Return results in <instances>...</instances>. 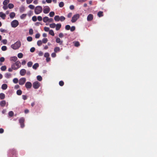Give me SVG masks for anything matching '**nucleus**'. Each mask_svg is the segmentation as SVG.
Masks as SVG:
<instances>
[{
	"label": "nucleus",
	"instance_id": "21",
	"mask_svg": "<svg viewBox=\"0 0 157 157\" xmlns=\"http://www.w3.org/2000/svg\"><path fill=\"white\" fill-rule=\"evenodd\" d=\"M39 64L37 63H36L33 65V69L36 70L37 68L39 67Z\"/></svg>",
	"mask_w": 157,
	"mask_h": 157
},
{
	"label": "nucleus",
	"instance_id": "42",
	"mask_svg": "<svg viewBox=\"0 0 157 157\" xmlns=\"http://www.w3.org/2000/svg\"><path fill=\"white\" fill-rule=\"evenodd\" d=\"M55 15V13L54 12L52 11L49 14V15L50 17H53Z\"/></svg>",
	"mask_w": 157,
	"mask_h": 157
},
{
	"label": "nucleus",
	"instance_id": "58",
	"mask_svg": "<svg viewBox=\"0 0 157 157\" xmlns=\"http://www.w3.org/2000/svg\"><path fill=\"white\" fill-rule=\"evenodd\" d=\"M37 19L39 21H41L42 20V17L40 16H38L37 17Z\"/></svg>",
	"mask_w": 157,
	"mask_h": 157
},
{
	"label": "nucleus",
	"instance_id": "49",
	"mask_svg": "<svg viewBox=\"0 0 157 157\" xmlns=\"http://www.w3.org/2000/svg\"><path fill=\"white\" fill-rule=\"evenodd\" d=\"M2 51H5L7 50V47L5 46H2L1 48Z\"/></svg>",
	"mask_w": 157,
	"mask_h": 157
},
{
	"label": "nucleus",
	"instance_id": "33",
	"mask_svg": "<svg viewBox=\"0 0 157 157\" xmlns=\"http://www.w3.org/2000/svg\"><path fill=\"white\" fill-rule=\"evenodd\" d=\"M22 92L21 90H18L17 91V94L18 95H20L21 94Z\"/></svg>",
	"mask_w": 157,
	"mask_h": 157
},
{
	"label": "nucleus",
	"instance_id": "43",
	"mask_svg": "<svg viewBox=\"0 0 157 157\" xmlns=\"http://www.w3.org/2000/svg\"><path fill=\"white\" fill-rule=\"evenodd\" d=\"M65 19V18L63 16H61L60 17V21H63Z\"/></svg>",
	"mask_w": 157,
	"mask_h": 157
},
{
	"label": "nucleus",
	"instance_id": "20",
	"mask_svg": "<svg viewBox=\"0 0 157 157\" xmlns=\"http://www.w3.org/2000/svg\"><path fill=\"white\" fill-rule=\"evenodd\" d=\"M10 153L11 154H12L13 155V156H15V157H16V152L14 150L12 151H11L10 152Z\"/></svg>",
	"mask_w": 157,
	"mask_h": 157
},
{
	"label": "nucleus",
	"instance_id": "34",
	"mask_svg": "<svg viewBox=\"0 0 157 157\" xmlns=\"http://www.w3.org/2000/svg\"><path fill=\"white\" fill-rule=\"evenodd\" d=\"M8 114L10 117H12L14 115V113L12 111H10L9 112Z\"/></svg>",
	"mask_w": 157,
	"mask_h": 157
},
{
	"label": "nucleus",
	"instance_id": "2",
	"mask_svg": "<svg viewBox=\"0 0 157 157\" xmlns=\"http://www.w3.org/2000/svg\"><path fill=\"white\" fill-rule=\"evenodd\" d=\"M21 44L20 41H17L14 44L11 45V47L13 49H17L21 46Z\"/></svg>",
	"mask_w": 157,
	"mask_h": 157
},
{
	"label": "nucleus",
	"instance_id": "30",
	"mask_svg": "<svg viewBox=\"0 0 157 157\" xmlns=\"http://www.w3.org/2000/svg\"><path fill=\"white\" fill-rule=\"evenodd\" d=\"M14 5L12 3H9L8 5V7L10 9H12L14 7Z\"/></svg>",
	"mask_w": 157,
	"mask_h": 157
},
{
	"label": "nucleus",
	"instance_id": "31",
	"mask_svg": "<svg viewBox=\"0 0 157 157\" xmlns=\"http://www.w3.org/2000/svg\"><path fill=\"white\" fill-rule=\"evenodd\" d=\"M49 33L52 36H54L55 35L54 31L52 30H50L49 31Z\"/></svg>",
	"mask_w": 157,
	"mask_h": 157
},
{
	"label": "nucleus",
	"instance_id": "22",
	"mask_svg": "<svg viewBox=\"0 0 157 157\" xmlns=\"http://www.w3.org/2000/svg\"><path fill=\"white\" fill-rule=\"evenodd\" d=\"M15 16V14L14 12H11L10 14V17L11 18H13Z\"/></svg>",
	"mask_w": 157,
	"mask_h": 157
},
{
	"label": "nucleus",
	"instance_id": "13",
	"mask_svg": "<svg viewBox=\"0 0 157 157\" xmlns=\"http://www.w3.org/2000/svg\"><path fill=\"white\" fill-rule=\"evenodd\" d=\"M6 104V101L5 100H2L0 102V105L1 107H4Z\"/></svg>",
	"mask_w": 157,
	"mask_h": 157
},
{
	"label": "nucleus",
	"instance_id": "15",
	"mask_svg": "<svg viewBox=\"0 0 157 157\" xmlns=\"http://www.w3.org/2000/svg\"><path fill=\"white\" fill-rule=\"evenodd\" d=\"M56 30L58 31L59 30L61 27V25L60 24H57L56 25Z\"/></svg>",
	"mask_w": 157,
	"mask_h": 157
},
{
	"label": "nucleus",
	"instance_id": "32",
	"mask_svg": "<svg viewBox=\"0 0 157 157\" xmlns=\"http://www.w3.org/2000/svg\"><path fill=\"white\" fill-rule=\"evenodd\" d=\"M6 69V66H2L1 67V71H5Z\"/></svg>",
	"mask_w": 157,
	"mask_h": 157
},
{
	"label": "nucleus",
	"instance_id": "51",
	"mask_svg": "<svg viewBox=\"0 0 157 157\" xmlns=\"http://www.w3.org/2000/svg\"><path fill=\"white\" fill-rule=\"evenodd\" d=\"M65 28L67 30H69L71 28V27L69 25H66Z\"/></svg>",
	"mask_w": 157,
	"mask_h": 157
},
{
	"label": "nucleus",
	"instance_id": "16",
	"mask_svg": "<svg viewBox=\"0 0 157 157\" xmlns=\"http://www.w3.org/2000/svg\"><path fill=\"white\" fill-rule=\"evenodd\" d=\"M6 17V15L2 12H0V17L3 19H5Z\"/></svg>",
	"mask_w": 157,
	"mask_h": 157
},
{
	"label": "nucleus",
	"instance_id": "61",
	"mask_svg": "<svg viewBox=\"0 0 157 157\" xmlns=\"http://www.w3.org/2000/svg\"><path fill=\"white\" fill-rule=\"evenodd\" d=\"M5 61V59L3 57H1L0 58V61L3 62Z\"/></svg>",
	"mask_w": 157,
	"mask_h": 157
},
{
	"label": "nucleus",
	"instance_id": "63",
	"mask_svg": "<svg viewBox=\"0 0 157 157\" xmlns=\"http://www.w3.org/2000/svg\"><path fill=\"white\" fill-rule=\"evenodd\" d=\"M2 42L4 44H6L7 43V41L5 39L2 40Z\"/></svg>",
	"mask_w": 157,
	"mask_h": 157
},
{
	"label": "nucleus",
	"instance_id": "19",
	"mask_svg": "<svg viewBox=\"0 0 157 157\" xmlns=\"http://www.w3.org/2000/svg\"><path fill=\"white\" fill-rule=\"evenodd\" d=\"M5 76L6 78H8L11 77V74L9 73H6L5 74Z\"/></svg>",
	"mask_w": 157,
	"mask_h": 157
},
{
	"label": "nucleus",
	"instance_id": "37",
	"mask_svg": "<svg viewBox=\"0 0 157 157\" xmlns=\"http://www.w3.org/2000/svg\"><path fill=\"white\" fill-rule=\"evenodd\" d=\"M49 26L50 28H54L56 26V24L55 23H52L50 24Z\"/></svg>",
	"mask_w": 157,
	"mask_h": 157
},
{
	"label": "nucleus",
	"instance_id": "17",
	"mask_svg": "<svg viewBox=\"0 0 157 157\" xmlns=\"http://www.w3.org/2000/svg\"><path fill=\"white\" fill-rule=\"evenodd\" d=\"M56 41L57 43H59L60 45L62 44L63 41H61L60 39L59 38H56Z\"/></svg>",
	"mask_w": 157,
	"mask_h": 157
},
{
	"label": "nucleus",
	"instance_id": "52",
	"mask_svg": "<svg viewBox=\"0 0 157 157\" xmlns=\"http://www.w3.org/2000/svg\"><path fill=\"white\" fill-rule=\"evenodd\" d=\"M49 54L48 52H46L44 54V56L46 58L49 57Z\"/></svg>",
	"mask_w": 157,
	"mask_h": 157
},
{
	"label": "nucleus",
	"instance_id": "29",
	"mask_svg": "<svg viewBox=\"0 0 157 157\" xmlns=\"http://www.w3.org/2000/svg\"><path fill=\"white\" fill-rule=\"evenodd\" d=\"M10 2V0H5L3 2V5H7V4L9 3Z\"/></svg>",
	"mask_w": 157,
	"mask_h": 157
},
{
	"label": "nucleus",
	"instance_id": "26",
	"mask_svg": "<svg viewBox=\"0 0 157 157\" xmlns=\"http://www.w3.org/2000/svg\"><path fill=\"white\" fill-rule=\"evenodd\" d=\"M48 17L46 16L43 17V21L45 22L46 23L48 21Z\"/></svg>",
	"mask_w": 157,
	"mask_h": 157
},
{
	"label": "nucleus",
	"instance_id": "47",
	"mask_svg": "<svg viewBox=\"0 0 157 157\" xmlns=\"http://www.w3.org/2000/svg\"><path fill=\"white\" fill-rule=\"evenodd\" d=\"M64 5V3L63 2H61L59 4V6L60 7H62Z\"/></svg>",
	"mask_w": 157,
	"mask_h": 157
},
{
	"label": "nucleus",
	"instance_id": "36",
	"mask_svg": "<svg viewBox=\"0 0 157 157\" xmlns=\"http://www.w3.org/2000/svg\"><path fill=\"white\" fill-rule=\"evenodd\" d=\"M48 41V40L47 38H44L42 39V42L43 43L45 44Z\"/></svg>",
	"mask_w": 157,
	"mask_h": 157
},
{
	"label": "nucleus",
	"instance_id": "3",
	"mask_svg": "<svg viewBox=\"0 0 157 157\" xmlns=\"http://www.w3.org/2000/svg\"><path fill=\"white\" fill-rule=\"evenodd\" d=\"M42 11V8L40 6H36L35 8L34 12L36 14L40 13Z\"/></svg>",
	"mask_w": 157,
	"mask_h": 157
},
{
	"label": "nucleus",
	"instance_id": "45",
	"mask_svg": "<svg viewBox=\"0 0 157 157\" xmlns=\"http://www.w3.org/2000/svg\"><path fill=\"white\" fill-rule=\"evenodd\" d=\"M27 15L26 14H23L22 15H21L20 16V18L21 19H23L25 18Z\"/></svg>",
	"mask_w": 157,
	"mask_h": 157
},
{
	"label": "nucleus",
	"instance_id": "53",
	"mask_svg": "<svg viewBox=\"0 0 157 157\" xmlns=\"http://www.w3.org/2000/svg\"><path fill=\"white\" fill-rule=\"evenodd\" d=\"M64 84L63 82L62 81H61L59 82V84L61 86H63Z\"/></svg>",
	"mask_w": 157,
	"mask_h": 157
},
{
	"label": "nucleus",
	"instance_id": "27",
	"mask_svg": "<svg viewBox=\"0 0 157 157\" xmlns=\"http://www.w3.org/2000/svg\"><path fill=\"white\" fill-rule=\"evenodd\" d=\"M97 15L99 17L103 16V12L102 11H100L98 12Z\"/></svg>",
	"mask_w": 157,
	"mask_h": 157
},
{
	"label": "nucleus",
	"instance_id": "62",
	"mask_svg": "<svg viewBox=\"0 0 157 157\" xmlns=\"http://www.w3.org/2000/svg\"><path fill=\"white\" fill-rule=\"evenodd\" d=\"M8 8V7L6 5H4L3 7V8L4 10H6Z\"/></svg>",
	"mask_w": 157,
	"mask_h": 157
},
{
	"label": "nucleus",
	"instance_id": "5",
	"mask_svg": "<svg viewBox=\"0 0 157 157\" xmlns=\"http://www.w3.org/2000/svg\"><path fill=\"white\" fill-rule=\"evenodd\" d=\"M19 25L18 21L17 20H14L11 22V25L12 27L16 28Z\"/></svg>",
	"mask_w": 157,
	"mask_h": 157
},
{
	"label": "nucleus",
	"instance_id": "35",
	"mask_svg": "<svg viewBox=\"0 0 157 157\" xmlns=\"http://www.w3.org/2000/svg\"><path fill=\"white\" fill-rule=\"evenodd\" d=\"M33 63L31 61L27 63V66L29 67H31L33 65Z\"/></svg>",
	"mask_w": 157,
	"mask_h": 157
},
{
	"label": "nucleus",
	"instance_id": "50",
	"mask_svg": "<svg viewBox=\"0 0 157 157\" xmlns=\"http://www.w3.org/2000/svg\"><path fill=\"white\" fill-rule=\"evenodd\" d=\"M29 34L30 35H32L33 34V30L32 29H30L29 30Z\"/></svg>",
	"mask_w": 157,
	"mask_h": 157
},
{
	"label": "nucleus",
	"instance_id": "59",
	"mask_svg": "<svg viewBox=\"0 0 157 157\" xmlns=\"http://www.w3.org/2000/svg\"><path fill=\"white\" fill-rule=\"evenodd\" d=\"M35 48L34 47H32L30 49V51L31 52H33L35 51Z\"/></svg>",
	"mask_w": 157,
	"mask_h": 157
},
{
	"label": "nucleus",
	"instance_id": "28",
	"mask_svg": "<svg viewBox=\"0 0 157 157\" xmlns=\"http://www.w3.org/2000/svg\"><path fill=\"white\" fill-rule=\"evenodd\" d=\"M60 50V49L59 47H56L54 49V52L56 53L59 52Z\"/></svg>",
	"mask_w": 157,
	"mask_h": 157
},
{
	"label": "nucleus",
	"instance_id": "8",
	"mask_svg": "<svg viewBox=\"0 0 157 157\" xmlns=\"http://www.w3.org/2000/svg\"><path fill=\"white\" fill-rule=\"evenodd\" d=\"M50 9L48 6H44L43 9V12L44 13H48L50 11Z\"/></svg>",
	"mask_w": 157,
	"mask_h": 157
},
{
	"label": "nucleus",
	"instance_id": "12",
	"mask_svg": "<svg viewBox=\"0 0 157 157\" xmlns=\"http://www.w3.org/2000/svg\"><path fill=\"white\" fill-rule=\"evenodd\" d=\"M93 16L92 14H89L87 17L88 21H91L93 19Z\"/></svg>",
	"mask_w": 157,
	"mask_h": 157
},
{
	"label": "nucleus",
	"instance_id": "1",
	"mask_svg": "<svg viewBox=\"0 0 157 157\" xmlns=\"http://www.w3.org/2000/svg\"><path fill=\"white\" fill-rule=\"evenodd\" d=\"M21 66V63L19 61H17L11 65V67L14 70H17Z\"/></svg>",
	"mask_w": 157,
	"mask_h": 157
},
{
	"label": "nucleus",
	"instance_id": "7",
	"mask_svg": "<svg viewBox=\"0 0 157 157\" xmlns=\"http://www.w3.org/2000/svg\"><path fill=\"white\" fill-rule=\"evenodd\" d=\"M40 85V83L37 81L33 83V87L35 89H38Z\"/></svg>",
	"mask_w": 157,
	"mask_h": 157
},
{
	"label": "nucleus",
	"instance_id": "9",
	"mask_svg": "<svg viewBox=\"0 0 157 157\" xmlns=\"http://www.w3.org/2000/svg\"><path fill=\"white\" fill-rule=\"evenodd\" d=\"M26 81V79L25 78H21L19 80V84L21 85H22L25 84Z\"/></svg>",
	"mask_w": 157,
	"mask_h": 157
},
{
	"label": "nucleus",
	"instance_id": "6",
	"mask_svg": "<svg viewBox=\"0 0 157 157\" xmlns=\"http://www.w3.org/2000/svg\"><path fill=\"white\" fill-rule=\"evenodd\" d=\"M24 122L25 119L24 117H21L19 119V123L20 124L21 127L22 128L25 126Z\"/></svg>",
	"mask_w": 157,
	"mask_h": 157
},
{
	"label": "nucleus",
	"instance_id": "39",
	"mask_svg": "<svg viewBox=\"0 0 157 157\" xmlns=\"http://www.w3.org/2000/svg\"><path fill=\"white\" fill-rule=\"evenodd\" d=\"M42 42L41 40H39L37 42V44L39 46H41L42 45Z\"/></svg>",
	"mask_w": 157,
	"mask_h": 157
},
{
	"label": "nucleus",
	"instance_id": "23",
	"mask_svg": "<svg viewBox=\"0 0 157 157\" xmlns=\"http://www.w3.org/2000/svg\"><path fill=\"white\" fill-rule=\"evenodd\" d=\"M5 95L3 93L0 94V99L1 100H2L4 99L5 98Z\"/></svg>",
	"mask_w": 157,
	"mask_h": 157
},
{
	"label": "nucleus",
	"instance_id": "4",
	"mask_svg": "<svg viewBox=\"0 0 157 157\" xmlns=\"http://www.w3.org/2000/svg\"><path fill=\"white\" fill-rule=\"evenodd\" d=\"M80 17V15L79 14H76L74 15L72 17V19L71 20L72 23L75 22Z\"/></svg>",
	"mask_w": 157,
	"mask_h": 157
},
{
	"label": "nucleus",
	"instance_id": "24",
	"mask_svg": "<svg viewBox=\"0 0 157 157\" xmlns=\"http://www.w3.org/2000/svg\"><path fill=\"white\" fill-rule=\"evenodd\" d=\"M54 20L56 21H60V17L58 15L55 16L54 17Z\"/></svg>",
	"mask_w": 157,
	"mask_h": 157
},
{
	"label": "nucleus",
	"instance_id": "18",
	"mask_svg": "<svg viewBox=\"0 0 157 157\" xmlns=\"http://www.w3.org/2000/svg\"><path fill=\"white\" fill-rule=\"evenodd\" d=\"M7 85L6 84H4L2 86V89L3 90H6L7 88Z\"/></svg>",
	"mask_w": 157,
	"mask_h": 157
},
{
	"label": "nucleus",
	"instance_id": "57",
	"mask_svg": "<svg viewBox=\"0 0 157 157\" xmlns=\"http://www.w3.org/2000/svg\"><path fill=\"white\" fill-rule=\"evenodd\" d=\"M33 0H26V3L28 4H29L33 2Z\"/></svg>",
	"mask_w": 157,
	"mask_h": 157
},
{
	"label": "nucleus",
	"instance_id": "46",
	"mask_svg": "<svg viewBox=\"0 0 157 157\" xmlns=\"http://www.w3.org/2000/svg\"><path fill=\"white\" fill-rule=\"evenodd\" d=\"M18 79L17 78H15L13 79V82L14 83H17L18 82Z\"/></svg>",
	"mask_w": 157,
	"mask_h": 157
},
{
	"label": "nucleus",
	"instance_id": "55",
	"mask_svg": "<svg viewBox=\"0 0 157 157\" xmlns=\"http://www.w3.org/2000/svg\"><path fill=\"white\" fill-rule=\"evenodd\" d=\"M75 26H72L71 27V28H70V30L71 32H73L75 30Z\"/></svg>",
	"mask_w": 157,
	"mask_h": 157
},
{
	"label": "nucleus",
	"instance_id": "14",
	"mask_svg": "<svg viewBox=\"0 0 157 157\" xmlns=\"http://www.w3.org/2000/svg\"><path fill=\"white\" fill-rule=\"evenodd\" d=\"M17 59V58L16 56L11 57L10 58V60L11 61L16 62Z\"/></svg>",
	"mask_w": 157,
	"mask_h": 157
},
{
	"label": "nucleus",
	"instance_id": "40",
	"mask_svg": "<svg viewBox=\"0 0 157 157\" xmlns=\"http://www.w3.org/2000/svg\"><path fill=\"white\" fill-rule=\"evenodd\" d=\"M37 79L38 81H41L42 79V77L40 75L37 76Z\"/></svg>",
	"mask_w": 157,
	"mask_h": 157
},
{
	"label": "nucleus",
	"instance_id": "41",
	"mask_svg": "<svg viewBox=\"0 0 157 157\" xmlns=\"http://www.w3.org/2000/svg\"><path fill=\"white\" fill-rule=\"evenodd\" d=\"M29 8L31 10H33L35 8V6L33 5H30L28 6Z\"/></svg>",
	"mask_w": 157,
	"mask_h": 157
},
{
	"label": "nucleus",
	"instance_id": "64",
	"mask_svg": "<svg viewBox=\"0 0 157 157\" xmlns=\"http://www.w3.org/2000/svg\"><path fill=\"white\" fill-rule=\"evenodd\" d=\"M72 13H69L68 14V15H67V17L68 18H70L72 16Z\"/></svg>",
	"mask_w": 157,
	"mask_h": 157
},
{
	"label": "nucleus",
	"instance_id": "48",
	"mask_svg": "<svg viewBox=\"0 0 157 157\" xmlns=\"http://www.w3.org/2000/svg\"><path fill=\"white\" fill-rule=\"evenodd\" d=\"M25 10V8L24 7H21L20 9V12L23 13Z\"/></svg>",
	"mask_w": 157,
	"mask_h": 157
},
{
	"label": "nucleus",
	"instance_id": "10",
	"mask_svg": "<svg viewBox=\"0 0 157 157\" xmlns=\"http://www.w3.org/2000/svg\"><path fill=\"white\" fill-rule=\"evenodd\" d=\"M25 86L27 89L30 88L32 86V83L29 82H27L25 84Z\"/></svg>",
	"mask_w": 157,
	"mask_h": 157
},
{
	"label": "nucleus",
	"instance_id": "60",
	"mask_svg": "<svg viewBox=\"0 0 157 157\" xmlns=\"http://www.w3.org/2000/svg\"><path fill=\"white\" fill-rule=\"evenodd\" d=\"M43 55V53L41 51H40L38 53V55L39 56H42Z\"/></svg>",
	"mask_w": 157,
	"mask_h": 157
},
{
	"label": "nucleus",
	"instance_id": "44",
	"mask_svg": "<svg viewBox=\"0 0 157 157\" xmlns=\"http://www.w3.org/2000/svg\"><path fill=\"white\" fill-rule=\"evenodd\" d=\"M17 56L19 58H21L23 56V54L21 53H19L17 55Z\"/></svg>",
	"mask_w": 157,
	"mask_h": 157
},
{
	"label": "nucleus",
	"instance_id": "56",
	"mask_svg": "<svg viewBox=\"0 0 157 157\" xmlns=\"http://www.w3.org/2000/svg\"><path fill=\"white\" fill-rule=\"evenodd\" d=\"M44 30L46 32H48L50 30L49 28L46 27H44Z\"/></svg>",
	"mask_w": 157,
	"mask_h": 157
},
{
	"label": "nucleus",
	"instance_id": "25",
	"mask_svg": "<svg viewBox=\"0 0 157 157\" xmlns=\"http://www.w3.org/2000/svg\"><path fill=\"white\" fill-rule=\"evenodd\" d=\"M73 43L74 44V45L75 46L78 47L80 45V43L78 41H74Z\"/></svg>",
	"mask_w": 157,
	"mask_h": 157
},
{
	"label": "nucleus",
	"instance_id": "54",
	"mask_svg": "<svg viewBox=\"0 0 157 157\" xmlns=\"http://www.w3.org/2000/svg\"><path fill=\"white\" fill-rule=\"evenodd\" d=\"M32 20L34 21H37V18L36 16H34L32 18Z\"/></svg>",
	"mask_w": 157,
	"mask_h": 157
},
{
	"label": "nucleus",
	"instance_id": "11",
	"mask_svg": "<svg viewBox=\"0 0 157 157\" xmlns=\"http://www.w3.org/2000/svg\"><path fill=\"white\" fill-rule=\"evenodd\" d=\"M26 72V71L25 69H21L20 72V74L21 76H24L25 75Z\"/></svg>",
	"mask_w": 157,
	"mask_h": 157
},
{
	"label": "nucleus",
	"instance_id": "38",
	"mask_svg": "<svg viewBox=\"0 0 157 157\" xmlns=\"http://www.w3.org/2000/svg\"><path fill=\"white\" fill-rule=\"evenodd\" d=\"M27 40L28 41L30 42L33 40V38L31 36H28L27 38Z\"/></svg>",
	"mask_w": 157,
	"mask_h": 157
}]
</instances>
